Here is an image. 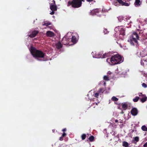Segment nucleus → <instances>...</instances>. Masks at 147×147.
Masks as SVG:
<instances>
[{
    "label": "nucleus",
    "mask_w": 147,
    "mask_h": 147,
    "mask_svg": "<svg viewBox=\"0 0 147 147\" xmlns=\"http://www.w3.org/2000/svg\"><path fill=\"white\" fill-rule=\"evenodd\" d=\"M30 51L34 57L43 58L45 56L44 54L42 51L36 49L33 47H31Z\"/></svg>",
    "instance_id": "nucleus-1"
},
{
    "label": "nucleus",
    "mask_w": 147,
    "mask_h": 147,
    "mask_svg": "<svg viewBox=\"0 0 147 147\" xmlns=\"http://www.w3.org/2000/svg\"><path fill=\"white\" fill-rule=\"evenodd\" d=\"M111 65H114L121 63L123 60L120 55H114L111 57Z\"/></svg>",
    "instance_id": "nucleus-2"
},
{
    "label": "nucleus",
    "mask_w": 147,
    "mask_h": 147,
    "mask_svg": "<svg viewBox=\"0 0 147 147\" xmlns=\"http://www.w3.org/2000/svg\"><path fill=\"white\" fill-rule=\"evenodd\" d=\"M82 4L80 0H73L71 2H68L67 6L71 5L72 7L74 8H78L81 6Z\"/></svg>",
    "instance_id": "nucleus-3"
},
{
    "label": "nucleus",
    "mask_w": 147,
    "mask_h": 147,
    "mask_svg": "<svg viewBox=\"0 0 147 147\" xmlns=\"http://www.w3.org/2000/svg\"><path fill=\"white\" fill-rule=\"evenodd\" d=\"M139 37L138 34L135 32H134L132 36L128 40V41L131 44L134 45L135 43H137V39H138Z\"/></svg>",
    "instance_id": "nucleus-4"
},
{
    "label": "nucleus",
    "mask_w": 147,
    "mask_h": 147,
    "mask_svg": "<svg viewBox=\"0 0 147 147\" xmlns=\"http://www.w3.org/2000/svg\"><path fill=\"white\" fill-rule=\"evenodd\" d=\"M117 1L115 2L114 3V5L116 6H118L119 4L122 5H124L126 6H128L129 5V4L121 0H117Z\"/></svg>",
    "instance_id": "nucleus-5"
},
{
    "label": "nucleus",
    "mask_w": 147,
    "mask_h": 147,
    "mask_svg": "<svg viewBox=\"0 0 147 147\" xmlns=\"http://www.w3.org/2000/svg\"><path fill=\"white\" fill-rule=\"evenodd\" d=\"M139 96L140 98V101L142 102H144L146 100L147 97L145 95L143 94L142 93H140L139 94Z\"/></svg>",
    "instance_id": "nucleus-6"
},
{
    "label": "nucleus",
    "mask_w": 147,
    "mask_h": 147,
    "mask_svg": "<svg viewBox=\"0 0 147 147\" xmlns=\"http://www.w3.org/2000/svg\"><path fill=\"white\" fill-rule=\"evenodd\" d=\"M53 3L50 5V9L52 11H55L57 10V7L55 5V1H53Z\"/></svg>",
    "instance_id": "nucleus-7"
},
{
    "label": "nucleus",
    "mask_w": 147,
    "mask_h": 147,
    "mask_svg": "<svg viewBox=\"0 0 147 147\" xmlns=\"http://www.w3.org/2000/svg\"><path fill=\"white\" fill-rule=\"evenodd\" d=\"M38 32V31H31L30 32V34H28V36L31 38H33L35 36Z\"/></svg>",
    "instance_id": "nucleus-8"
},
{
    "label": "nucleus",
    "mask_w": 147,
    "mask_h": 147,
    "mask_svg": "<svg viewBox=\"0 0 147 147\" xmlns=\"http://www.w3.org/2000/svg\"><path fill=\"white\" fill-rule=\"evenodd\" d=\"M138 113V111L137 109L136 108H133L131 111V114L134 116L137 115Z\"/></svg>",
    "instance_id": "nucleus-9"
},
{
    "label": "nucleus",
    "mask_w": 147,
    "mask_h": 147,
    "mask_svg": "<svg viewBox=\"0 0 147 147\" xmlns=\"http://www.w3.org/2000/svg\"><path fill=\"white\" fill-rule=\"evenodd\" d=\"M46 34L48 36L51 37L54 36V33L51 31H48L47 32Z\"/></svg>",
    "instance_id": "nucleus-10"
},
{
    "label": "nucleus",
    "mask_w": 147,
    "mask_h": 147,
    "mask_svg": "<svg viewBox=\"0 0 147 147\" xmlns=\"http://www.w3.org/2000/svg\"><path fill=\"white\" fill-rule=\"evenodd\" d=\"M141 3V2L140 0H135L134 5L136 7H138L140 5Z\"/></svg>",
    "instance_id": "nucleus-11"
},
{
    "label": "nucleus",
    "mask_w": 147,
    "mask_h": 147,
    "mask_svg": "<svg viewBox=\"0 0 147 147\" xmlns=\"http://www.w3.org/2000/svg\"><path fill=\"white\" fill-rule=\"evenodd\" d=\"M118 28L120 30V31H121V29L122 30L121 31V32H120V34H122L123 35L124 34V30L121 27V26L120 27H118L116 28V29H117Z\"/></svg>",
    "instance_id": "nucleus-12"
},
{
    "label": "nucleus",
    "mask_w": 147,
    "mask_h": 147,
    "mask_svg": "<svg viewBox=\"0 0 147 147\" xmlns=\"http://www.w3.org/2000/svg\"><path fill=\"white\" fill-rule=\"evenodd\" d=\"M71 41L74 43H76L77 41L76 38L75 36H72V37Z\"/></svg>",
    "instance_id": "nucleus-13"
},
{
    "label": "nucleus",
    "mask_w": 147,
    "mask_h": 147,
    "mask_svg": "<svg viewBox=\"0 0 147 147\" xmlns=\"http://www.w3.org/2000/svg\"><path fill=\"white\" fill-rule=\"evenodd\" d=\"M56 46L57 49H60L62 47V45L60 42H59L56 44Z\"/></svg>",
    "instance_id": "nucleus-14"
},
{
    "label": "nucleus",
    "mask_w": 147,
    "mask_h": 147,
    "mask_svg": "<svg viewBox=\"0 0 147 147\" xmlns=\"http://www.w3.org/2000/svg\"><path fill=\"white\" fill-rule=\"evenodd\" d=\"M142 130L145 131L147 132V127L145 125H144L141 127Z\"/></svg>",
    "instance_id": "nucleus-15"
},
{
    "label": "nucleus",
    "mask_w": 147,
    "mask_h": 147,
    "mask_svg": "<svg viewBox=\"0 0 147 147\" xmlns=\"http://www.w3.org/2000/svg\"><path fill=\"white\" fill-rule=\"evenodd\" d=\"M51 24L50 22H44V23L42 24V25L43 26H47Z\"/></svg>",
    "instance_id": "nucleus-16"
},
{
    "label": "nucleus",
    "mask_w": 147,
    "mask_h": 147,
    "mask_svg": "<svg viewBox=\"0 0 147 147\" xmlns=\"http://www.w3.org/2000/svg\"><path fill=\"white\" fill-rule=\"evenodd\" d=\"M123 145L125 147H128V144L126 142H123Z\"/></svg>",
    "instance_id": "nucleus-17"
},
{
    "label": "nucleus",
    "mask_w": 147,
    "mask_h": 147,
    "mask_svg": "<svg viewBox=\"0 0 147 147\" xmlns=\"http://www.w3.org/2000/svg\"><path fill=\"white\" fill-rule=\"evenodd\" d=\"M139 99V97L138 96H136L135 98L133 99V101L134 102H137L138 101Z\"/></svg>",
    "instance_id": "nucleus-18"
},
{
    "label": "nucleus",
    "mask_w": 147,
    "mask_h": 147,
    "mask_svg": "<svg viewBox=\"0 0 147 147\" xmlns=\"http://www.w3.org/2000/svg\"><path fill=\"white\" fill-rule=\"evenodd\" d=\"M112 99L114 101H117L118 100V99L115 96H113L112 98Z\"/></svg>",
    "instance_id": "nucleus-19"
},
{
    "label": "nucleus",
    "mask_w": 147,
    "mask_h": 147,
    "mask_svg": "<svg viewBox=\"0 0 147 147\" xmlns=\"http://www.w3.org/2000/svg\"><path fill=\"white\" fill-rule=\"evenodd\" d=\"M103 78L104 79L108 81L109 80V77L107 76H104Z\"/></svg>",
    "instance_id": "nucleus-20"
},
{
    "label": "nucleus",
    "mask_w": 147,
    "mask_h": 147,
    "mask_svg": "<svg viewBox=\"0 0 147 147\" xmlns=\"http://www.w3.org/2000/svg\"><path fill=\"white\" fill-rule=\"evenodd\" d=\"M135 141L137 142L139 141V138L138 137H136L134 138Z\"/></svg>",
    "instance_id": "nucleus-21"
},
{
    "label": "nucleus",
    "mask_w": 147,
    "mask_h": 147,
    "mask_svg": "<svg viewBox=\"0 0 147 147\" xmlns=\"http://www.w3.org/2000/svg\"><path fill=\"white\" fill-rule=\"evenodd\" d=\"M94 139V137L93 136H90L89 138V139L90 141H92Z\"/></svg>",
    "instance_id": "nucleus-22"
},
{
    "label": "nucleus",
    "mask_w": 147,
    "mask_h": 147,
    "mask_svg": "<svg viewBox=\"0 0 147 147\" xmlns=\"http://www.w3.org/2000/svg\"><path fill=\"white\" fill-rule=\"evenodd\" d=\"M111 59L107 58V61L109 63L111 64Z\"/></svg>",
    "instance_id": "nucleus-23"
},
{
    "label": "nucleus",
    "mask_w": 147,
    "mask_h": 147,
    "mask_svg": "<svg viewBox=\"0 0 147 147\" xmlns=\"http://www.w3.org/2000/svg\"><path fill=\"white\" fill-rule=\"evenodd\" d=\"M81 137H82V140H84L86 138V135L85 134H83L82 135Z\"/></svg>",
    "instance_id": "nucleus-24"
},
{
    "label": "nucleus",
    "mask_w": 147,
    "mask_h": 147,
    "mask_svg": "<svg viewBox=\"0 0 147 147\" xmlns=\"http://www.w3.org/2000/svg\"><path fill=\"white\" fill-rule=\"evenodd\" d=\"M142 87L144 88H146L147 87V85L144 83H142Z\"/></svg>",
    "instance_id": "nucleus-25"
},
{
    "label": "nucleus",
    "mask_w": 147,
    "mask_h": 147,
    "mask_svg": "<svg viewBox=\"0 0 147 147\" xmlns=\"http://www.w3.org/2000/svg\"><path fill=\"white\" fill-rule=\"evenodd\" d=\"M127 105L126 104H123L122 105V107L123 108H125L127 107Z\"/></svg>",
    "instance_id": "nucleus-26"
},
{
    "label": "nucleus",
    "mask_w": 147,
    "mask_h": 147,
    "mask_svg": "<svg viewBox=\"0 0 147 147\" xmlns=\"http://www.w3.org/2000/svg\"><path fill=\"white\" fill-rule=\"evenodd\" d=\"M107 75L109 76L111 75L112 74V73L111 71H109L107 72Z\"/></svg>",
    "instance_id": "nucleus-27"
},
{
    "label": "nucleus",
    "mask_w": 147,
    "mask_h": 147,
    "mask_svg": "<svg viewBox=\"0 0 147 147\" xmlns=\"http://www.w3.org/2000/svg\"><path fill=\"white\" fill-rule=\"evenodd\" d=\"M103 90V89L102 88H100L99 90V91H98V93H99V94H100V93H102V91Z\"/></svg>",
    "instance_id": "nucleus-28"
},
{
    "label": "nucleus",
    "mask_w": 147,
    "mask_h": 147,
    "mask_svg": "<svg viewBox=\"0 0 147 147\" xmlns=\"http://www.w3.org/2000/svg\"><path fill=\"white\" fill-rule=\"evenodd\" d=\"M99 93H96L94 94V96L96 97L97 98L98 96Z\"/></svg>",
    "instance_id": "nucleus-29"
},
{
    "label": "nucleus",
    "mask_w": 147,
    "mask_h": 147,
    "mask_svg": "<svg viewBox=\"0 0 147 147\" xmlns=\"http://www.w3.org/2000/svg\"><path fill=\"white\" fill-rule=\"evenodd\" d=\"M107 54L105 53V54H103L102 57V58H104L107 57Z\"/></svg>",
    "instance_id": "nucleus-30"
},
{
    "label": "nucleus",
    "mask_w": 147,
    "mask_h": 147,
    "mask_svg": "<svg viewBox=\"0 0 147 147\" xmlns=\"http://www.w3.org/2000/svg\"><path fill=\"white\" fill-rule=\"evenodd\" d=\"M143 147H147V142L143 145Z\"/></svg>",
    "instance_id": "nucleus-31"
},
{
    "label": "nucleus",
    "mask_w": 147,
    "mask_h": 147,
    "mask_svg": "<svg viewBox=\"0 0 147 147\" xmlns=\"http://www.w3.org/2000/svg\"><path fill=\"white\" fill-rule=\"evenodd\" d=\"M54 11H52L50 13V14L52 15L54 14L55 13Z\"/></svg>",
    "instance_id": "nucleus-32"
},
{
    "label": "nucleus",
    "mask_w": 147,
    "mask_h": 147,
    "mask_svg": "<svg viewBox=\"0 0 147 147\" xmlns=\"http://www.w3.org/2000/svg\"><path fill=\"white\" fill-rule=\"evenodd\" d=\"M94 12H98V9H95L93 11Z\"/></svg>",
    "instance_id": "nucleus-33"
},
{
    "label": "nucleus",
    "mask_w": 147,
    "mask_h": 147,
    "mask_svg": "<svg viewBox=\"0 0 147 147\" xmlns=\"http://www.w3.org/2000/svg\"><path fill=\"white\" fill-rule=\"evenodd\" d=\"M66 135V134L65 133H64L62 135V137H64L65 135Z\"/></svg>",
    "instance_id": "nucleus-34"
},
{
    "label": "nucleus",
    "mask_w": 147,
    "mask_h": 147,
    "mask_svg": "<svg viewBox=\"0 0 147 147\" xmlns=\"http://www.w3.org/2000/svg\"><path fill=\"white\" fill-rule=\"evenodd\" d=\"M63 137H62H62H60V138H59V140H60L61 141V140H63Z\"/></svg>",
    "instance_id": "nucleus-35"
},
{
    "label": "nucleus",
    "mask_w": 147,
    "mask_h": 147,
    "mask_svg": "<svg viewBox=\"0 0 147 147\" xmlns=\"http://www.w3.org/2000/svg\"><path fill=\"white\" fill-rule=\"evenodd\" d=\"M107 29H105L104 30V32L105 33H107Z\"/></svg>",
    "instance_id": "nucleus-36"
},
{
    "label": "nucleus",
    "mask_w": 147,
    "mask_h": 147,
    "mask_svg": "<svg viewBox=\"0 0 147 147\" xmlns=\"http://www.w3.org/2000/svg\"><path fill=\"white\" fill-rule=\"evenodd\" d=\"M66 128H64V129H63V130H62V131L63 132L65 131H66Z\"/></svg>",
    "instance_id": "nucleus-37"
},
{
    "label": "nucleus",
    "mask_w": 147,
    "mask_h": 147,
    "mask_svg": "<svg viewBox=\"0 0 147 147\" xmlns=\"http://www.w3.org/2000/svg\"><path fill=\"white\" fill-rule=\"evenodd\" d=\"M93 0H87V1L88 2H90L92 1Z\"/></svg>",
    "instance_id": "nucleus-38"
},
{
    "label": "nucleus",
    "mask_w": 147,
    "mask_h": 147,
    "mask_svg": "<svg viewBox=\"0 0 147 147\" xmlns=\"http://www.w3.org/2000/svg\"><path fill=\"white\" fill-rule=\"evenodd\" d=\"M115 122H118V120H117V119H116L115 120Z\"/></svg>",
    "instance_id": "nucleus-39"
},
{
    "label": "nucleus",
    "mask_w": 147,
    "mask_h": 147,
    "mask_svg": "<svg viewBox=\"0 0 147 147\" xmlns=\"http://www.w3.org/2000/svg\"><path fill=\"white\" fill-rule=\"evenodd\" d=\"M100 57V56H96V57H95L96 58H99Z\"/></svg>",
    "instance_id": "nucleus-40"
},
{
    "label": "nucleus",
    "mask_w": 147,
    "mask_h": 147,
    "mask_svg": "<svg viewBox=\"0 0 147 147\" xmlns=\"http://www.w3.org/2000/svg\"><path fill=\"white\" fill-rule=\"evenodd\" d=\"M82 2V1H84V0H80Z\"/></svg>",
    "instance_id": "nucleus-41"
},
{
    "label": "nucleus",
    "mask_w": 147,
    "mask_h": 147,
    "mask_svg": "<svg viewBox=\"0 0 147 147\" xmlns=\"http://www.w3.org/2000/svg\"><path fill=\"white\" fill-rule=\"evenodd\" d=\"M104 85H105V84H106V83L105 82V83H104Z\"/></svg>",
    "instance_id": "nucleus-42"
},
{
    "label": "nucleus",
    "mask_w": 147,
    "mask_h": 147,
    "mask_svg": "<svg viewBox=\"0 0 147 147\" xmlns=\"http://www.w3.org/2000/svg\"><path fill=\"white\" fill-rule=\"evenodd\" d=\"M129 22H130V23H131V21H130Z\"/></svg>",
    "instance_id": "nucleus-43"
},
{
    "label": "nucleus",
    "mask_w": 147,
    "mask_h": 147,
    "mask_svg": "<svg viewBox=\"0 0 147 147\" xmlns=\"http://www.w3.org/2000/svg\"><path fill=\"white\" fill-rule=\"evenodd\" d=\"M96 105H97V103H96Z\"/></svg>",
    "instance_id": "nucleus-44"
}]
</instances>
